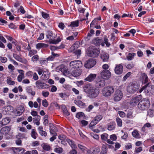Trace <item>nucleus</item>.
Instances as JSON below:
<instances>
[{"mask_svg":"<svg viewBox=\"0 0 154 154\" xmlns=\"http://www.w3.org/2000/svg\"><path fill=\"white\" fill-rule=\"evenodd\" d=\"M53 35V33L51 31H48V32L47 34L46 35L47 37L49 39L48 42L50 44H58L59 42H60L61 40V39L60 37H58L57 40L51 38Z\"/></svg>","mask_w":154,"mask_h":154,"instance_id":"7ed1b4c3","label":"nucleus"},{"mask_svg":"<svg viewBox=\"0 0 154 154\" xmlns=\"http://www.w3.org/2000/svg\"><path fill=\"white\" fill-rule=\"evenodd\" d=\"M117 137L115 134L111 135L110 136V139H107L106 140L107 142L110 144H114V143L112 141L116 140L117 139Z\"/></svg>","mask_w":154,"mask_h":154,"instance_id":"6ab92c4d","label":"nucleus"},{"mask_svg":"<svg viewBox=\"0 0 154 154\" xmlns=\"http://www.w3.org/2000/svg\"><path fill=\"white\" fill-rule=\"evenodd\" d=\"M123 66L122 64L116 65L115 72L117 74H121L123 72Z\"/></svg>","mask_w":154,"mask_h":154,"instance_id":"4468645a","label":"nucleus"},{"mask_svg":"<svg viewBox=\"0 0 154 154\" xmlns=\"http://www.w3.org/2000/svg\"><path fill=\"white\" fill-rule=\"evenodd\" d=\"M26 91L29 94H31L32 96H34L35 94V91L33 90L32 88L28 87L26 88Z\"/></svg>","mask_w":154,"mask_h":154,"instance_id":"72a5a7b5","label":"nucleus"},{"mask_svg":"<svg viewBox=\"0 0 154 154\" xmlns=\"http://www.w3.org/2000/svg\"><path fill=\"white\" fill-rule=\"evenodd\" d=\"M33 79L35 81L37 80L38 79V76L36 72L33 73Z\"/></svg>","mask_w":154,"mask_h":154,"instance_id":"e2e57ef3","label":"nucleus"},{"mask_svg":"<svg viewBox=\"0 0 154 154\" xmlns=\"http://www.w3.org/2000/svg\"><path fill=\"white\" fill-rule=\"evenodd\" d=\"M42 17L44 18H48L49 16L48 14L44 12H42Z\"/></svg>","mask_w":154,"mask_h":154,"instance_id":"0e129e2a","label":"nucleus"},{"mask_svg":"<svg viewBox=\"0 0 154 154\" xmlns=\"http://www.w3.org/2000/svg\"><path fill=\"white\" fill-rule=\"evenodd\" d=\"M136 55V54L135 53L133 52L129 53L127 56V59L128 60H131L134 59V57Z\"/></svg>","mask_w":154,"mask_h":154,"instance_id":"c85d7f7f","label":"nucleus"},{"mask_svg":"<svg viewBox=\"0 0 154 154\" xmlns=\"http://www.w3.org/2000/svg\"><path fill=\"white\" fill-rule=\"evenodd\" d=\"M69 68L78 69L82 66V63L80 60H74L71 61L69 64Z\"/></svg>","mask_w":154,"mask_h":154,"instance_id":"423d86ee","label":"nucleus"},{"mask_svg":"<svg viewBox=\"0 0 154 154\" xmlns=\"http://www.w3.org/2000/svg\"><path fill=\"white\" fill-rule=\"evenodd\" d=\"M50 127L51 128L50 130V133L53 135H56L57 133L56 132L57 131L56 127L52 124L50 125Z\"/></svg>","mask_w":154,"mask_h":154,"instance_id":"412c9836","label":"nucleus"},{"mask_svg":"<svg viewBox=\"0 0 154 154\" xmlns=\"http://www.w3.org/2000/svg\"><path fill=\"white\" fill-rule=\"evenodd\" d=\"M79 25V22L77 21H75L71 22L70 26L72 27L78 26Z\"/></svg>","mask_w":154,"mask_h":154,"instance_id":"de8ad7c7","label":"nucleus"},{"mask_svg":"<svg viewBox=\"0 0 154 154\" xmlns=\"http://www.w3.org/2000/svg\"><path fill=\"white\" fill-rule=\"evenodd\" d=\"M68 71L69 73L72 76L76 77L80 75L81 74L79 69H77L69 68Z\"/></svg>","mask_w":154,"mask_h":154,"instance_id":"9d476101","label":"nucleus"},{"mask_svg":"<svg viewBox=\"0 0 154 154\" xmlns=\"http://www.w3.org/2000/svg\"><path fill=\"white\" fill-rule=\"evenodd\" d=\"M99 53V50L96 48H94L92 50L89 51L88 55L90 57H95L98 56Z\"/></svg>","mask_w":154,"mask_h":154,"instance_id":"f8f14e48","label":"nucleus"},{"mask_svg":"<svg viewBox=\"0 0 154 154\" xmlns=\"http://www.w3.org/2000/svg\"><path fill=\"white\" fill-rule=\"evenodd\" d=\"M101 42V40L98 38L94 39L92 40V43L97 45H100Z\"/></svg>","mask_w":154,"mask_h":154,"instance_id":"c756f323","label":"nucleus"},{"mask_svg":"<svg viewBox=\"0 0 154 154\" xmlns=\"http://www.w3.org/2000/svg\"><path fill=\"white\" fill-rule=\"evenodd\" d=\"M84 91L87 94L88 96L91 98L96 97L99 94L98 89L90 85H86L84 87Z\"/></svg>","mask_w":154,"mask_h":154,"instance_id":"f257e3e1","label":"nucleus"},{"mask_svg":"<svg viewBox=\"0 0 154 154\" xmlns=\"http://www.w3.org/2000/svg\"><path fill=\"white\" fill-rule=\"evenodd\" d=\"M63 113L65 116H68L69 115V113L68 112L67 110L65 107H64L63 109Z\"/></svg>","mask_w":154,"mask_h":154,"instance_id":"6e6d98bb","label":"nucleus"},{"mask_svg":"<svg viewBox=\"0 0 154 154\" xmlns=\"http://www.w3.org/2000/svg\"><path fill=\"white\" fill-rule=\"evenodd\" d=\"M96 74H91L85 79V80L91 82L93 81L96 78Z\"/></svg>","mask_w":154,"mask_h":154,"instance_id":"aec40b11","label":"nucleus"},{"mask_svg":"<svg viewBox=\"0 0 154 154\" xmlns=\"http://www.w3.org/2000/svg\"><path fill=\"white\" fill-rule=\"evenodd\" d=\"M151 124L149 123H147L145 124L143 126V127L142 128V130L144 132L146 131V128L147 127L148 128H149L151 127Z\"/></svg>","mask_w":154,"mask_h":154,"instance_id":"79ce46f5","label":"nucleus"},{"mask_svg":"<svg viewBox=\"0 0 154 154\" xmlns=\"http://www.w3.org/2000/svg\"><path fill=\"white\" fill-rule=\"evenodd\" d=\"M107 151L106 147L105 145H103L102 146V150L100 154H106Z\"/></svg>","mask_w":154,"mask_h":154,"instance_id":"ea45409f","label":"nucleus"},{"mask_svg":"<svg viewBox=\"0 0 154 154\" xmlns=\"http://www.w3.org/2000/svg\"><path fill=\"white\" fill-rule=\"evenodd\" d=\"M42 105L45 107H47L48 105V101L46 100H44L42 101Z\"/></svg>","mask_w":154,"mask_h":154,"instance_id":"603ef678","label":"nucleus"},{"mask_svg":"<svg viewBox=\"0 0 154 154\" xmlns=\"http://www.w3.org/2000/svg\"><path fill=\"white\" fill-rule=\"evenodd\" d=\"M66 140L72 149H75L77 147L76 145L75 144L74 142L72 140L69 139H67Z\"/></svg>","mask_w":154,"mask_h":154,"instance_id":"7c9ffc66","label":"nucleus"},{"mask_svg":"<svg viewBox=\"0 0 154 154\" xmlns=\"http://www.w3.org/2000/svg\"><path fill=\"white\" fill-rule=\"evenodd\" d=\"M13 57L16 60L21 62H23L22 58L17 54H13Z\"/></svg>","mask_w":154,"mask_h":154,"instance_id":"4c0bfd02","label":"nucleus"},{"mask_svg":"<svg viewBox=\"0 0 154 154\" xmlns=\"http://www.w3.org/2000/svg\"><path fill=\"white\" fill-rule=\"evenodd\" d=\"M132 134L134 137L136 138H140L141 137L139 131L137 130H134L132 132Z\"/></svg>","mask_w":154,"mask_h":154,"instance_id":"a878e982","label":"nucleus"},{"mask_svg":"<svg viewBox=\"0 0 154 154\" xmlns=\"http://www.w3.org/2000/svg\"><path fill=\"white\" fill-rule=\"evenodd\" d=\"M40 119V116H37L33 119V122L37 125H39L40 124L39 121Z\"/></svg>","mask_w":154,"mask_h":154,"instance_id":"bb28decb","label":"nucleus"},{"mask_svg":"<svg viewBox=\"0 0 154 154\" xmlns=\"http://www.w3.org/2000/svg\"><path fill=\"white\" fill-rule=\"evenodd\" d=\"M153 115V111L152 110L149 109L148 111V115L150 117H152Z\"/></svg>","mask_w":154,"mask_h":154,"instance_id":"680f3d73","label":"nucleus"},{"mask_svg":"<svg viewBox=\"0 0 154 154\" xmlns=\"http://www.w3.org/2000/svg\"><path fill=\"white\" fill-rule=\"evenodd\" d=\"M33 72L31 71H29L26 72V75L29 78H31L33 75Z\"/></svg>","mask_w":154,"mask_h":154,"instance_id":"bf43d9fd","label":"nucleus"},{"mask_svg":"<svg viewBox=\"0 0 154 154\" xmlns=\"http://www.w3.org/2000/svg\"><path fill=\"white\" fill-rule=\"evenodd\" d=\"M13 110V107L11 106H5L3 109V113L4 114L8 113Z\"/></svg>","mask_w":154,"mask_h":154,"instance_id":"a211bd4d","label":"nucleus"},{"mask_svg":"<svg viewBox=\"0 0 154 154\" xmlns=\"http://www.w3.org/2000/svg\"><path fill=\"white\" fill-rule=\"evenodd\" d=\"M98 123L96 121H94V120L92 121L91 123L90 124V127H92Z\"/></svg>","mask_w":154,"mask_h":154,"instance_id":"69168bd1","label":"nucleus"},{"mask_svg":"<svg viewBox=\"0 0 154 154\" xmlns=\"http://www.w3.org/2000/svg\"><path fill=\"white\" fill-rule=\"evenodd\" d=\"M42 94L44 97H46L49 96V93L48 91H43L42 92Z\"/></svg>","mask_w":154,"mask_h":154,"instance_id":"4d7b16f0","label":"nucleus"},{"mask_svg":"<svg viewBox=\"0 0 154 154\" xmlns=\"http://www.w3.org/2000/svg\"><path fill=\"white\" fill-rule=\"evenodd\" d=\"M54 151L58 153H60L63 152V149L62 148L58 147L55 149Z\"/></svg>","mask_w":154,"mask_h":154,"instance_id":"09e8293b","label":"nucleus"},{"mask_svg":"<svg viewBox=\"0 0 154 154\" xmlns=\"http://www.w3.org/2000/svg\"><path fill=\"white\" fill-rule=\"evenodd\" d=\"M11 129L10 127L6 126L1 128L0 130V132L3 134L6 135L11 130Z\"/></svg>","mask_w":154,"mask_h":154,"instance_id":"f3484780","label":"nucleus"},{"mask_svg":"<svg viewBox=\"0 0 154 154\" xmlns=\"http://www.w3.org/2000/svg\"><path fill=\"white\" fill-rule=\"evenodd\" d=\"M102 118V116L100 115H98L96 116L94 119V121L97 123L99 122Z\"/></svg>","mask_w":154,"mask_h":154,"instance_id":"a18cd8bd","label":"nucleus"},{"mask_svg":"<svg viewBox=\"0 0 154 154\" xmlns=\"http://www.w3.org/2000/svg\"><path fill=\"white\" fill-rule=\"evenodd\" d=\"M35 84L36 88L39 89H46L48 88L46 84L40 80L37 81L35 82Z\"/></svg>","mask_w":154,"mask_h":154,"instance_id":"9b49d317","label":"nucleus"},{"mask_svg":"<svg viewBox=\"0 0 154 154\" xmlns=\"http://www.w3.org/2000/svg\"><path fill=\"white\" fill-rule=\"evenodd\" d=\"M96 82V85L98 88L103 86L105 84V81L102 78H98L95 81Z\"/></svg>","mask_w":154,"mask_h":154,"instance_id":"ddd939ff","label":"nucleus"},{"mask_svg":"<svg viewBox=\"0 0 154 154\" xmlns=\"http://www.w3.org/2000/svg\"><path fill=\"white\" fill-rule=\"evenodd\" d=\"M79 46V43L77 42L75 43L70 48V51L73 52L78 48Z\"/></svg>","mask_w":154,"mask_h":154,"instance_id":"b1692460","label":"nucleus"},{"mask_svg":"<svg viewBox=\"0 0 154 154\" xmlns=\"http://www.w3.org/2000/svg\"><path fill=\"white\" fill-rule=\"evenodd\" d=\"M104 42L107 47H109L110 46V44L109 42L108 39L106 36L104 37Z\"/></svg>","mask_w":154,"mask_h":154,"instance_id":"37998d69","label":"nucleus"},{"mask_svg":"<svg viewBox=\"0 0 154 154\" xmlns=\"http://www.w3.org/2000/svg\"><path fill=\"white\" fill-rule=\"evenodd\" d=\"M11 149L13 151L14 153L15 154H17L19 152H20L22 150H23V152L25 151L24 149L21 147H12L11 148Z\"/></svg>","mask_w":154,"mask_h":154,"instance_id":"5701e85b","label":"nucleus"},{"mask_svg":"<svg viewBox=\"0 0 154 154\" xmlns=\"http://www.w3.org/2000/svg\"><path fill=\"white\" fill-rule=\"evenodd\" d=\"M123 97L122 92L119 90H116L114 93V100L115 101L120 100Z\"/></svg>","mask_w":154,"mask_h":154,"instance_id":"0eeeda50","label":"nucleus"},{"mask_svg":"<svg viewBox=\"0 0 154 154\" xmlns=\"http://www.w3.org/2000/svg\"><path fill=\"white\" fill-rule=\"evenodd\" d=\"M75 149H73L70 151L69 152V154H77V152Z\"/></svg>","mask_w":154,"mask_h":154,"instance_id":"774afa93","label":"nucleus"},{"mask_svg":"<svg viewBox=\"0 0 154 154\" xmlns=\"http://www.w3.org/2000/svg\"><path fill=\"white\" fill-rule=\"evenodd\" d=\"M131 74V72H128L127 73L124 77L123 80H125L126 79H127V78Z\"/></svg>","mask_w":154,"mask_h":154,"instance_id":"338daca9","label":"nucleus"},{"mask_svg":"<svg viewBox=\"0 0 154 154\" xmlns=\"http://www.w3.org/2000/svg\"><path fill=\"white\" fill-rule=\"evenodd\" d=\"M96 63V62L94 59H89L85 62V66L87 68L90 69L94 66Z\"/></svg>","mask_w":154,"mask_h":154,"instance_id":"6e6552de","label":"nucleus"},{"mask_svg":"<svg viewBox=\"0 0 154 154\" xmlns=\"http://www.w3.org/2000/svg\"><path fill=\"white\" fill-rule=\"evenodd\" d=\"M116 121L117 125L119 127H121L122 125V120L119 118H116Z\"/></svg>","mask_w":154,"mask_h":154,"instance_id":"49530a36","label":"nucleus"},{"mask_svg":"<svg viewBox=\"0 0 154 154\" xmlns=\"http://www.w3.org/2000/svg\"><path fill=\"white\" fill-rule=\"evenodd\" d=\"M100 151V149L98 147L93 148L88 150V154H97Z\"/></svg>","mask_w":154,"mask_h":154,"instance_id":"dca6fc26","label":"nucleus"},{"mask_svg":"<svg viewBox=\"0 0 154 154\" xmlns=\"http://www.w3.org/2000/svg\"><path fill=\"white\" fill-rule=\"evenodd\" d=\"M38 129L39 134L42 136L46 137L47 135V133L46 131L43 130V127L42 126H39L38 127Z\"/></svg>","mask_w":154,"mask_h":154,"instance_id":"4be33fe9","label":"nucleus"},{"mask_svg":"<svg viewBox=\"0 0 154 154\" xmlns=\"http://www.w3.org/2000/svg\"><path fill=\"white\" fill-rule=\"evenodd\" d=\"M140 100V98L138 97H134L132 99L130 102V104L132 106L136 105Z\"/></svg>","mask_w":154,"mask_h":154,"instance_id":"2eb2a0df","label":"nucleus"},{"mask_svg":"<svg viewBox=\"0 0 154 154\" xmlns=\"http://www.w3.org/2000/svg\"><path fill=\"white\" fill-rule=\"evenodd\" d=\"M39 58V56L37 55H35L33 56L32 58V60L33 62L37 61Z\"/></svg>","mask_w":154,"mask_h":154,"instance_id":"052dcab7","label":"nucleus"},{"mask_svg":"<svg viewBox=\"0 0 154 154\" xmlns=\"http://www.w3.org/2000/svg\"><path fill=\"white\" fill-rule=\"evenodd\" d=\"M101 77L104 79H109L111 76V74L109 70H103L100 72Z\"/></svg>","mask_w":154,"mask_h":154,"instance_id":"1a4fd4ad","label":"nucleus"},{"mask_svg":"<svg viewBox=\"0 0 154 154\" xmlns=\"http://www.w3.org/2000/svg\"><path fill=\"white\" fill-rule=\"evenodd\" d=\"M141 77L142 78L144 83H146L148 82V77L145 73L142 74Z\"/></svg>","mask_w":154,"mask_h":154,"instance_id":"e433bc0d","label":"nucleus"},{"mask_svg":"<svg viewBox=\"0 0 154 154\" xmlns=\"http://www.w3.org/2000/svg\"><path fill=\"white\" fill-rule=\"evenodd\" d=\"M74 103L80 107H82L85 105V104L79 100H75L74 101Z\"/></svg>","mask_w":154,"mask_h":154,"instance_id":"2f4dec72","label":"nucleus"},{"mask_svg":"<svg viewBox=\"0 0 154 154\" xmlns=\"http://www.w3.org/2000/svg\"><path fill=\"white\" fill-rule=\"evenodd\" d=\"M108 135L106 133H104L101 135V138L102 140H107Z\"/></svg>","mask_w":154,"mask_h":154,"instance_id":"c03bdc74","label":"nucleus"},{"mask_svg":"<svg viewBox=\"0 0 154 154\" xmlns=\"http://www.w3.org/2000/svg\"><path fill=\"white\" fill-rule=\"evenodd\" d=\"M134 66V65L132 63H128L126 65V68L128 69H131Z\"/></svg>","mask_w":154,"mask_h":154,"instance_id":"13d9d810","label":"nucleus"},{"mask_svg":"<svg viewBox=\"0 0 154 154\" xmlns=\"http://www.w3.org/2000/svg\"><path fill=\"white\" fill-rule=\"evenodd\" d=\"M6 82L9 85H13L15 84V82L12 81L10 77H7Z\"/></svg>","mask_w":154,"mask_h":154,"instance_id":"f704fd0d","label":"nucleus"},{"mask_svg":"<svg viewBox=\"0 0 154 154\" xmlns=\"http://www.w3.org/2000/svg\"><path fill=\"white\" fill-rule=\"evenodd\" d=\"M76 117L77 118L80 119H83L85 117L84 114L82 112H79L76 114Z\"/></svg>","mask_w":154,"mask_h":154,"instance_id":"58836bf2","label":"nucleus"},{"mask_svg":"<svg viewBox=\"0 0 154 154\" xmlns=\"http://www.w3.org/2000/svg\"><path fill=\"white\" fill-rule=\"evenodd\" d=\"M10 121L11 119L10 118L8 117H6L3 119L2 121V122L4 125H6L8 124L10 122Z\"/></svg>","mask_w":154,"mask_h":154,"instance_id":"c9c22d12","label":"nucleus"},{"mask_svg":"<svg viewBox=\"0 0 154 154\" xmlns=\"http://www.w3.org/2000/svg\"><path fill=\"white\" fill-rule=\"evenodd\" d=\"M48 45L44 43H39L37 44L36 46V48L37 49H39L41 48H46L48 47Z\"/></svg>","mask_w":154,"mask_h":154,"instance_id":"393cba45","label":"nucleus"},{"mask_svg":"<svg viewBox=\"0 0 154 154\" xmlns=\"http://www.w3.org/2000/svg\"><path fill=\"white\" fill-rule=\"evenodd\" d=\"M43 148L44 150L47 151L50 150L51 148L50 146L49 145L46 144L43 145Z\"/></svg>","mask_w":154,"mask_h":154,"instance_id":"3c124183","label":"nucleus"},{"mask_svg":"<svg viewBox=\"0 0 154 154\" xmlns=\"http://www.w3.org/2000/svg\"><path fill=\"white\" fill-rule=\"evenodd\" d=\"M149 100L146 99H143L139 103L138 107L140 109L143 110L146 109L149 106Z\"/></svg>","mask_w":154,"mask_h":154,"instance_id":"39448f33","label":"nucleus"},{"mask_svg":"<svg viewBox=\"0 0 154 154\" xmlns=\"http://www.w3.org/2000/svg\"><path fill=\"white\" fill-rule=\"evenodd\" d=\"M116 124L114 122L110 123L108 125V129L109 131L113 130L115 127Z\"/></svg>","mask_w":154,"mask_h":154,"instance_id":"473e14b6","label":"nucleus"},{"mask_svg":"<svg viewBox=\"0 0 154 154\" xmlns=\"http://www.w3.org/2000/svg\"><path fill=\"white\" fill-rule=\"evenodd\" d=\"M7 58L5 57H0V60L2 63H5L7 61Z\"/></svg>","mask_w":154,"mask_h":154,"instance_id":"864d4df0","label":"nucleus"},{"mask_svg":"<svg viewBox=\"0 0 154 154\" xmlns=\"http://www.w3.org/2000/svg\"><path fill=\"white\" fill-rule=\"evenodd\" d=\"M25 77L24 75H19L17 78V79L18 81L19 82H21L22 79L23 78H24Z\"/></svg>","mask_w":154,"mask_h":154,"instance_id":"5fc2aeb1","label":"nucleus"},{"mask_svg":"<svg viewBox=\"0 0 154 154\" xmlns=\"http://www.w3.org/2000/svg\"><path fill=\"white\" fill-rule=\"evenodd\" d=\"M114 91L113 87L109 86L104 87L102 90L101 92L103 96L108 97L111 96Z\"/></svg>","mask_w":154,"mask_h":154,"instance_id":"f03ea898","label":"nucleus"},{"mask_svg":"<svg viewBox=\"0 0 154 154\" xmlns=\"http://www.w3.org/2000/svg\"><path fill=\"white\" fill-rule=\"evenodd\" d=\"M100 57L103 61L106 62L109 59V56L107 54L103 53L100 55Z\"/></svg>","mask_w":154,"mask_h":154,"instance_id":"cd10ccee","label":"nucleus"},{"mask_svg":"<svg viewBox=\"0 0 154 154\" xmlns=\"http://www.w3.org/2000/svg\"><path fill=\"white\" fill-rule=\"evenodd\" d=\"M37 52V51L36 50H30L29 52V56L30 57H31L32 55L36 54Z\"/></svg>","mask_w":154,"mask_h":154,"instance_id":"8fccbe9b","label":"nucleus"},{"mask_svg":"<svg viewBox=\"0 0 154 154\" xmlns=\"http://www.w3.org/2000/svg\"><path fill=\"white\" fill-rule=\"evenodd\" d=\"M37 135V134L35 131L34 129H32L31 131V135L32 137L34 139L36 138V136Z\"/></svg>","mask_w":154,"mask_h":154,"instance_id":"a19ab883","label":"nucleus"},{"mask_svg":"<svg viewBox=\"0 0 154 154\" xmlns=\"http://www.w3.org/2000/svg\"><path fill=\"white\" fill-rule=\"evenodd\" d=\"M140 87V85L137 83L130 84L127 88V91L130 93H134L137 91Z\"/></svg>","mask_w":154,"mask_h":154,"instance_id":"20e7f679","label":"nucleus"}]
</instances>
